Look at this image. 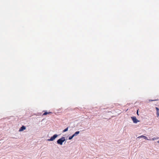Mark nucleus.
Returning a JSON list of instances; mask_svg holds the SVG:
<instances>
[{"mask_svg":"<svg viewBox=\"0 0 159 159\" xmlns=\"http://www.w3.org/2000/svg\"><path fill=\"white\" fill-rule=\"evenodd\" d=\"M65 140V138L64 137L59 139L57 141V143L58 144L61 145L63 143Z\"/></svg>","mask_w":159,"mask_h":159,"instance_id":"nucleus-1","label":"nucleus"},{"mask_svg":"<svg viewBox=\"0 0 159 159\" xmlns=\"http://www.w3.org/2000/svg\"><path fill=\"white\" fill-rule=\"evenodd\" d=\"M57 135L55 134L50 139H48V141H53L57 137Z\"/></svg>","mask_w":159,"mask_h":159,"instance_id":"nucleus-2","label":"nucleus"},{"mask_svg":"<svg viewBox=\"0 0 159 159\" xmlns=\"http://www.w3.org/2000/svg\"><path fill=\"white\" fill-rule=\"evenodd\" d=\"M131 118L133 121V122L135 123H136L137 122H139V121L137 120L135 116L131 117Z\"/></svg>","mask_w":159,"mask_h":159,"instance_id":"nucleus-3","label":"nucleus"},{"mask_svg":"<svg viewBox=\"0 0 159 159\" xmlns=\"http://www.w3.org/2000/svg\"><path fill=\"white\" fill-rule=\"evenodd\" d=\"M26 129V127L24 126H22L19 129V131H21Z\"/></svg>","mask_w":159,"mask_h":159,"instance_id":"nucleus-4","label":"nucleus"},{"mask_svg":"<svg viewBox=\"0 0 159 159\" xmlns=\"http://www.w3.org/2000/svg\"><path fill=\"white\" fill-rule=\"evenodd\" d=\"M143 138L145 139L148 140H149L148 139L147 137L144 136V135H141V136H140L138 137V138Z\"/></svg>","mask_w":159,"mask_h":159,"instance_id":"nucleus-5","label":"nucleus"},{"mask_svg":"<svg viewBox=\"0 0 159 159\" xmlns=\"http://www.w3.org/2000/svg\"><path fill=\"white\" fill-rule=\"evenodd\" d=\"M156 109L157 111V116L158 117L159 116V109L157 107L156 108Z\"/></svg>","mask_w":159,"mask_h":159,"instance_id":"nucleus-6","label":"nucleus"},{"mask_svg":"<svg viewBox=\"0 0 159 159\" xmlns=\"http://www.w3.org/2000/svg\"><path fill=\"white\" fill-rule=\"evenodd\" d=\"M50 113H51L52 114V112H45L43 115H46L48 114H50Z\"/></svg>","mask_w":159,"mask_h":159,"instance_id":"nucleus-7","label":"nucleus"},{"mask_svg":"<svg viewBox=\"0 0 159 159\" xmlns=\"http://www.w3.org/2000/svg\"><path fill=\"white\" fill-rule=\"evenodd\" d=\"M80 132L79 131H76V132H75V133H74L73 135L74 137L75 136H76L79 134Z\"/></svg>","mask_w":159,"mask_h":159,"instance_id":"nucleus-8","label":"nucleus"},{"mask_svg":"<svg viewBox=\"0 0 159 159\" xmlns=\"http://www.w3.org/2000/svg\"><path fill=\"white\" fill-rule=\"evenodd\" d=\"M159 138L158 137H156V138L154 137L152 139V140H155L158 139H159Z\"/></svg>","mask_w":159,"mask_h":159,"instance_id":"nucleus-9","label":"nucleus"},{"mask_svg":"<svg viewBox=\"0 0 159 159\" xmlns=\"http://www.w3.org/2000/svg\"><path fill=\"white\" fill-rule=\"evenodd\" d=\"M68 130V127L67 128H66L64 130H63V132H66Z\"/></svg>","mask_w":159,"mask_h":159,"instance_id":"nucleus-10","label":"nucleus"},{"mask_svg":"<svg viewBox=\"0 0 159 159\" xmlns=\"http://www.w3.org/2000/svg\"><path fill=\"white\" fill-rule=\"evenodd\" d=\"M74 136H73V135H72V136H70L69 138V140H71V139L73 138L74 137Z\"/></svg>","mask_w":159,"mask_h":159,"instance_id":"nucleus-11","label":"nucleus"},{"mask_svg":"<svg viewBox=\"0 0 159 159\" xmlns=\"http://www.w3.org/2000/svg\"><path fill=\"white\" fill-rule=\"evenodd\" d=\"M156 100H149V101H156Z\"/></svg>","mask_w":159,"mask_h":159,"instance_id":"nucleus-12","label":"nucleus"},{"mask_svg":"<svg viewBox=\"0 0 159 159\" xmlns=\"http://www.w3.org/2000/svg\"><path fill=\"white\" fill-rule=\"evenodd\" d=\"M137 114L138 115L139 114H138V110L137 111Z\"/></svg>","mask_w":159,"mask_h":159,"instance_id":"nucleus-13","label":"nucleus"},{"mask_svg":"<svg viewBox=\"0 0 159 159\" xmlns=\"http://www.w3.org/2000/svg\"><path fill=\"white\" fill-rule=\"evenodd\" d=\"M157 143H159V140L157 141Z\"/></svg>","mask_w":159,"mask_h":159,"instance_id":"nucleus-14","label":"nucleus"}]
</instances>
